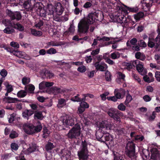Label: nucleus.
Returning <instances> with one entry per match:
<instances>
[{
  "instance_id": "obj_1",
  "label": "nucleus",
  "mask_w": 160,
  "mask_h": 160,
  "mask_svg": "<svg viewBox=\"0 0 160 160\" xmlns=\"http://www.w3.org/2000/svg\"><path fill=\"white\" fill-rule=\"evenodd\" d=\"M101 14L96 12L89 13L87 18L81 20L78 24L79 31L82 33H86L89 28V24H92L96 21H99V16Z\"/></svg>"
},
{
  "instance_id": "obj_2",
  "label": "nucleus",
  "mask_w": 160,
  "mask_h": 160,
  "mask_svg": "<svg viewBox=\"0 0 160 160\" xmlns=\"http://www.w3.org/2000/svg\"><path fill=\"white\" fill-rule=\"evenodd\" d=\"M31 0H20V5L23 6L28 10H33L36 11L38 14L41 17H45L47 14L45 9L41 6V3L37 2L35 4L34 6L32 7Z\"/></svg>"
},
{
  "instance_id": "obj_3",
  "label": "nucleus",
  "mask_w": 160,
  "mask_h": 160,
  "mask_svg": "<svg viewBox=\"0 0 160 160\" xmlns=\"http://www.w3.org/2000/svg\"><path fill=\"white\" fill-rule=\"evenodd\" d=\"M109 3L113 5H115V6L116 8L118 10V12L117 14L113 15V17L115 21L121 24L127 23L126 18L125 17L123 13L124 12L123 9L122 8L120 4L119 3V0H107Z\"/></svg>"
},
{
  "instance_id": "obj_4",
  "label": "nucleus",
  "mask_w": 160,
  "mask_h": 160,
  "mask_svg": "<svg viewBox=\"0 0 160 160\" xmlns=\"http://www.w3.org/2000/svg\"><path fill=\"white\" fill-rule=\"evenodd\" d=\"M135 145L132 142H128L127 144L126 152L128 157V160H136V156L135 153Z\"/></svg>"
},
{
  "instance_id": "obj_5",
  "label": "nucleus",
  "mask_w": 160,
  "mask_h": 160,
  "mask_svg": "<svg viewBox=\"0 0 160 160\" xmlns=\"http://www.w3.org/2000/svg\"><path fill=\"white\" fill-rule=\"evenodd\" d=\"M81 128L79 125L76 124L69 132L67 136L70 138H77L80 135Z\"/></svg>"
},
{
  "instance_id": "obj_6",
  "label": "nucleus",
  "mask_w": 160,
  "mask_h": 160,
  "mask_svg": "<svg viewBox=\"0 0 160 160\" xmlns=\"http://www.w3.org/2000/svg\"><path fill=\"white\" fill-rule=\"evenodd\" d=\"M54 8L55 15L54 16V20L60 22L61 20L59 18V16L62 13L64 10V8L59 2L57 3Z\"/></svg>"
},
{
  "instance_id": "obj_7",
  "label": "nucleus",
  "mask_w": 160,
  "mask_h": 160,
  "mask_svg": "<svg viewBox=\"0 0 160 160\" xmlns=\"http://www.w3.org/2000/svg\"><path fill=\"white\" fill-rule=\"evenodd\" d=\"M82 148L80 151L78 152V155L80 159L86 160L88 158L87 144L85 142H82Z\"/></svg>"
},
{
  "instance_id": "obj_8",
  "label": "nucleus",
  "mask_w": 160,
  "mask_h": 160,
  "mask_svg": "<svg viewBox=\"0 0 160 160\" xmlns=\"http://www.w3.org/2000/svg\"><path fill=\"white\" fill-rule=\"evenodd\" d=\"M76 121L74 117L72 115H66L63 116L62 123L63 125L72 126Z\"/></svg>"
},
{
  "instance_id": "obj_9",
  "label": "nucleus",
  "mask_w": 160,
  "mask_h": 160,
  "mask_svg": "<svg viewBox=\"0 0 160 160\" xmlns=\"http://www.w3.org/2000/svg\"><path fill=\"white\" fill-rule=\"evenodd\" d=\"M96 124L99 128H104L105 130L111 129L112 126V124L108 123L106 120L97 122Z\"/></svg>"
},
{
  "instance_id": "obj_10",
  "label": "nucleus",
  "mask_w": 160,
  "mask_h": 160,
  "mask_svg": "<svg viewBox=\"0 0 160 160\" xmlns=\"http://www.w3.org/2000/svg\"><path fill=\"white\" fill-rule=\"evenodd\" d=\"M94 65L97 70L102 72L105 71L108 68L106 64L102 62H96Z\"/></svg>"
},
{
  "instance_id": "obj_11",
  "label": "nucleus",
  "mask_w": 160,
  "mask_h": 160,
  "mask_svg": "<svg viewBox=\"0 0 160 160\" xmlns=\"http://www.w3.org/2000/svg\"><path fill=\"white\" fill-rule=\"evenodd\" d=\"M120 112L118 111H116L113 108L109 109L107 111V113L111 117L113 118L114 120L120 121V118L117 114H120Z\"/></svg>"
},
{
  "instance_id": "obj_12",
  "label": "nucleus",
  "mask_w": 160,
  "mask_h": 160,
  "mask_svg": "<svg viewBox=\"0 0 160 160\" xmlns=\"http://www.w3.org/2000/svg\"><path fill=\"white\" fill-rule=\"evenodd\" d=\"M133 66L136 67V69L138 72L141 74L142 75V72L143 70V66L142 63L138 60L133 61L132 62Z\"/></svg>"
},
{
  "instance_id": "obj_13",
  "label": "nucleus",
  "mask_w": 160,
  "mask_h": 160,
  "mask_svg": "<svg viewBox=\"0 0 160 160\" xmlns=\"http://www.w3.org/2000/svg\"><path fill=\"white\" fill-rule=\"evenodd\" d=\"M34 126L31 124H27L23 126L24 131L28 134H31L34 133Z\"/></svg>"
},
{
  "instance_id": "obj_14",
  "label": "nucleus",
  "mask_w": 160,
  "mask_h": 160,
  "mask_svg": "<svg viewBox=\"0 0 160 160\" xmlns=\"http://www.w3.org/2000/svg\"><path fill=\"white\" fill-rule=\"evenodd\" d=\"M13 55L18 58H24L26 59H30V57L26 55L25 52L16 51L14 52Z\"/></svg>"
},
{
  "instance_id": "obj_15",
  "label": "nucleus",
  "mask_w": 160,
  "mask_h": 160,
  "mask_svg": "<svg viewBox=\"0 0 160 160\" xmlns=\"http://www.w3.org/2000/svg\"><path fill=\"white\" fill-rule=\"evenodd\" d=\"M153 2L152 0H143L142 2V8L145 11H147V9L151 7Z\"/></svg>"
},
{
  "instance_id": "obj_16",
  "label": "nucleus",
  "mask_w": 160,
  "mask_h": 160,
  "mask_svg": "<svg viewBox=\"0 0 160 160\" xmlns=\"http://www.w3.org/2000/svg\"><path fill=\"white\" fill-rule=\"evenodd\" d=\"M60 154L62 156L65 157L67 160H70L71 152L70 151L64 149L61 151Z\"/></svg>"
},
{
  "instance_id": "obj_17",
  "label": "nucleus",
  "mask_w": 160,
  "mask_h": 160,
  "mask_svg": "<svg viewBox=\"0 0 160 160\" xmlns=\"http://www.w3.org/2000/svg\"><path fill=\"white\" fill-rule=\"evenodd\" d=\"M125 91L122 88L116 89L114 92V94L118 99L122 98V94L125 93Z\"/></svg>"
},
{
  "instance_id": "obj_18",
  "label": "nucleus",
  "mask_w": 160,
  "mask_h": 160,
  "mask_svg": "<svg viewBox=\"0 0 160 160\" xmlns=\"http://www.w3.org/2000/svg\"><path fill=\"white\" fill-rule=\"evenodd\" d=\"M111 40V38L106 37H103L102 38H99V37H98L97 39H94L93 41V42L92 44V46L96 45L97 44L98 40L102 41H108Z\"/></svg>"
},
{
  "instance_id": "obj_19",
  "label": "nucleus",
  "mask_w": 160,
  "mask_h": 160,
  "mask_svg": "<svg viewBox=\"0 0 160 160\" xmlns=\"http://www.w3.org/2000/svg\"><path fill=\"white\" fill-rule=\"evenodd\" d=\"M36 149V145L34 143L29 145V147L26 151L25 154H28L35 151Z\"/></svg>"
},
{
  "instance_id": "obj_20",
  "label": "nucleus",
  "mask_w": 160,
  "mask_h": 160,
  "mask_svg": "<svg viewBox=\"0 0 160 160\" xmlns=\"http://www.w3.org/2000/svg\"><path fill=\"white\" fill-rule=\"evenodd\" d=\"M46 12L48 14L52 15L54 19V16L55 15V8L52 5H48Z\"/></svg>"
},
{
  "instance_id": "obj_21",
  "label": "nucleus",
  "mask_w": 160,
  "mask_h": 160,
  "mask_svg": "<svg viewBox=\"0 0 160 160\" xmlns=\"http://www.w3.org/2000/svg\"><path fill=\"white\" fill-rule=\"evenodd\" d=\"M33 113V111L30 110H25L22 113L23 117L27 119H28L29 117Z\"/></svg>"
},
{
  "instance_id": "obj_22",
  "label": "nucleus",
  "mask_w": 160,
  "mask_h": 160,
  "mask_svg": "<svg viewBox=\"0 0 160 160\" xmlns=\"http://www.w3.org/2000/svg\"><path fill=\"white\" fill-rule=\"evenodd\" d=\"M3 100L6 102L8 103H14L18 101L17 98H11L9 97L4 98Z\"/></svg>"
},
{
  "instance_id": "obj_23",
  "label": "nucleus",
  "mask_w": 160,
  "mask_h": 160,
  "mask_svg": "<svg viewBox=\"0 0 160 160\" xmlns=\"http://www.w3.org/2000/svg\"><path fill=\"white\" fill-rule=\"evenodd\" d=\"M96 135L98 141L102 142H104V134H103L100 131H98L96 132Z\"/></svg>"
},
{
  "instance_id": "obj_24",
  "label": "nucleus",
  "mask_w": 160,
  "mask_h": 160,
  "mask_svg": "<svg viewBox=\"0 0 160 160\" xmlns=\"http://www.w3.org/2000/svg\"><path fill=\"white\" fill-rule=\"evenodd\" d=\"M10 26L15 28L17 29L20 31H22L24 29V27L20 24L17 23L15 24L14 23H10Z\"/></svg>"
},
{
  "instance_id": "obj_25",
  "label": "nucleus",
  "mask_w": 160,
  "mask_h": 160,
  "mask_svg": "<svg viewBox=\"0 0 160 160\" xmlns=\"http://www.w3.org/2000/svg\"><path fill=\"white\" fill-rule=\"evenodd\" d=\"M135 57L138 59H139L142 61H144L146 58L145 56L140 52H137L135 53Z\"/></svg>"
},
{
  "instance_id": "obj_26",
  "label": "nucleus",
  "mask_w": 160,
  "mask_h": 160,
  "mask_svg": "<svg viewBox=\"0 0 160 160\" xmlns=\"http://www.w3.org/2000/svg\"><path fill=\"white\" fill-rule=\"evenodd\" d=\"M79 95L78 94L77 95V96L74 97L73 98H72L71 100L74 102H80L82 101H85L86 100V99L85 98H79Z\"/></svg>"
},
{
  "instance_id": "obj_27",
  "label": "nucleus",
  "mask_w": 160,
  "mask_h": 160,
  "mask_svg": "<svg viewBox=\"0 0 160 160\" xmlns=\"http://www.w3.org/2000/svg\"><path fill=\"white\" fill-rule=\"evenodd\" d=\"M113 138L108 133H104V142L109 141L111 142L113 141Z\"/></svg>"
},
{
  "instance_id": "obj_28",
  "label": "nucleus",
  "mask_w": 160,
  "mask_h": 160,
  "mask_svg": "<svg viewBox=\"0 0 160 160\" xmlns=\"http://www.w3.org/2000/svg\"><path fill=\"white\" fill-rule=\"evenodd\" d=\"M55 147V146L53 145L52 143L50 142H48L46 145L45 148L47 151H49L54 148Z\"/></svg>"
},
{
  "instance_id": "obj_29",
  "label": "nucleus",
  "mask_w": 160,
  "mask_h": 160,
  "mask_svg": "<svg viewBox=\"0 0 160 160\" xmlns=\"http://www.w3.org/2000/svg\"><path fill=\"white\" fill-rule=\"evenodd\" d=\"M68 100V99L67 98L65 99L62 98H60L58 100V104L59 105H61L62 107L66 105V102Z\"/></svg>"
},
{
  "instance_id": "obj_30",
  "label": "nucleus",
  "mask_w": 160,
  "mask_h": 160,
  "mask_svg": "<svg viewBox=\"0 0 160 160\" xmlns=\"http://www.w3.org/2000/svg\"><path fill=\"white\" fill-rule=\"evenodd\" d=\"M34 118L35 119L41 120L43 118V116L41 112H36L34 114Z\"/></svg>"
},
{
  "instance_id": "obj_31",
  "label": "nucleus",
  "mask_w": 160,
  "mask_h": 160,
  "mask_svg": "<svg viewBox=\"0 0 160 160\" xmlns=\"http://www.w3.org/2000/svg\"><path fill=\"white\" fill-rule=\"evenodd\" d=\"M31 31L32 34L36 36H40L42 35V32L39 31H37L34 29H31Z\"/></svg>"
},
{
  "instance_id": "obj_32",
  "label": "nucleus",
  "mask_w": 160,
  "mask_h": 160,
  "mask_svg": "<svg viewBox=\"0 0 160 160\" xmlns=\"http://www.w3.org/2000/svg\"><path fill=\"white\" fill-rule=\"evenodd\" d=\"M111 58L113 59H117L119 58L120 55L117 52H115L111 54Z\"/></svg>"
},
{
  "instance_id": "obj_33",
  "label": "nucleus",
  "mask_w": 160,
  "mask_h": 160,
  "mask_svg": "<svg viewBox=\"0 0 160 160\" xmlns=\"http://www.w3.org/2000/svg\"><path fill=\"white\" fill-rule=\"evenodd\" d=\"M144 16V14L142 12H140L134 15V18L136 20H139Z\"/></svg>"
},
{
  "instance_id": "obj_34",
  "label": "nucleus",
  "mask_w": 160,
  "mask_h": 160,
  "mask_svg": "<svg viewBox=\"0 0 160 160\" xmlns=\"http://www.w3.org/2000/svg\"><path fill=\"white\" fill-rule=\"evenodd\" d=\"M132 100V98L131 96L128 93L127 94L126 96V99L124 103L126 105H128Z\"/></svg>"
},
{
  "instance_id": "obj_35",
  "label": "nucleus",
  "mask_w": 160,
  "mask_h": 160,
  "mask_svg": "<svg viewBox=\"0 0 160 160\" xmlns=\"http://www.w3.org/2000/svg\"><path fill=\"white\" fill-rule=\"evenodd\" d=\"M137 42V39L136 38H132L131 40H130L129 42V41H128L127 42V46H131L129 44V43H130L131 45L134 46L136 45Z\"/></svg>"
},
{
  "instance_id": "obj_36",
  "label": "nucleus",
  "mask_w": 160,
  "mask_h": 160,
  "mask_svg": "<svg viewBox=\"0 0 160 160\" xmlns=\"http://www.w3.org/2000/svg\"><path fill=\"white\" fill-rule=\"evenodd\" d=\"M43 132L42 136L44 138H46L50 133V131L48 130L46 127H44L43 128Z\"/></svg>"
},
{
  "instance_id": "obj_37",
  "label": "nucleus",
  "mask_w": 160,
  "mask_h": 160,
  "mask_svg": "<svg viewBox=\"0 0 160 160\" xmlns=\"http://www.w3.org/2000/svg\"><path fill=\"white\" fill-rule=\"evenodd\" d=\"M27 94L26 92L24 90H21L18 92L17 94V96L19 98H23Z\"/></svg>"
},
{
  "instance_id": "obj_38",
  "label": "nucleus",
  "mask_w": 160,
  "mask_h": 160,
  "mask_svg": "<svg viewBox=\"0 0 160 160\" xmlns=\"http://www.w3.org/2000/svg\"><path fill=\"white\" fill-rule=\"evenodd\" d=\"M16 116L15 113H13L10 114L8 117V121L9 123H12L14 120Z\"/></svg>"
},
{
  "instance_id": "obj_39",
  "label": "nucleus",
  "mask_w": 160,
  "mask_h": 160,
  "mask_svg": "<svg viewBox=\"0 0 160 160\" xmlns=\"http://www.w3.org/2000/svg\"><path fill=\"white\" fill-rule=\"evenodd\" d=\"M21 18V16L20 13L18 12H14L13 19H16L17 20H19Z\"/></svg>"
},
{
  "instance_id": "obj_40",
  "label": "nucleus",
  "mask_w": 160,
  "mask_h": 160,
  "mask_svg": "<svg viewBox=\"0 0 160 160\" xmlns=\"http://www.w3.org/2000/svg\"><path fill=\"white\" fill-rule=\"evenodd\" d=\"M3 32L6 33L10 34L14 32V30L13 29H10L9 28L7 27L3 30Z\"/></svg>"
},
{
  "instance_id": "obj_41",
  "label": "nucleus",
  "mask_w": 160,
  "mask_h": 160,
  "mask_svg": "<svg viewBox=\"0 0 160 160\" xmlns=\"http://www.w3.org/2000/svg\"><path fill=\"white\" fill-rule=\"evenodd\" d=\"M42 128V127L41 124H39L36 127L34 126L33 130L34 131V133L40 131Z\"/></svg>"
},
{
  "instance_id": "obj_42",
  "label": "nucleus",
  "mask_w": 160,
  "mask_h": 160,
  "mask_svg": "<svg viewBox=\"0 0 160 160\" xmlns=\"http://www.w3.org/2000/svg\"><path fill=\"white\" fill-rule=\"evenodd\" d=\"M30 81V78H29L24 77L22 79V82L24 85H26Z\"/></svg>"
},
{
  "instance_id": "obj_43",
  "label": "nucleus",
  "mask_w": 160,
  "mask_h": 160,
  "mask_svg": "<svg viewBox=\"0 0 160 160\" xmlns=\"http://www.w3.org/2000/svg\"><path fill=\"white\" fill-rule=\"evenodd\" d=\"M105 79L107 81H110L111 79V75L110 72L107 71L105 73Z\"/></svg>"
},
{
  "instance_id": "obj_44",
  "label": "nucleus",
  "mask_w": 160,
  "mask_h": 160,
  "mask_svg": "<svg viewBox=\"0 0 160 160\" xmlns=\"http://www.w3.org/2000/svg\"><path fill=\"white\" fill-rule=\"evenodd\" d=\"M18 136V133L15 131H12L9 135V137L11 138H14L17 137Z\"/></svg>"
},
{
  "instance_id": "obj_45",
  "label": "nucleus",
  "mask_w": 160,
  "mask_h": 160,
  "mask_svg": "<svg viewBox=\"0 0 160 160\" xmlns=\"http://www.w3.org/2000/svg\"><path fill=\"white\" fill-rule=\"evenodd\" d=\"M47 53L50 54H52L56 53L57 52L56 50L53 48H51L47 51Z\"/></svg>"
},
{
  "instance_id": "obj_46",
  "label": "nucleus",
  "mask_w": 160,
  "mask_h": 160,
  "mask_svg": "<svg viewBox=\"0 0 160 160\" xmlns=\"http://www.w3.org/2000/svg\"><path fill=\"white\" fill-rule=\"evenodd\" d=\"M132 76L135 80L137 81L139 83H140L141 82V79L137 75L134 73H133L132 75Z\"/></svg>"
},
{
  "instance_id": "obj_47",
  "label": "nucleus",
  "mask_w": 160,
  "mask_h": 160,
  "mask_svg": "<svg viewBox=\"0 0 160 160\" xmlns=\"http://www.w3.org/2000/svg\"><path fill=\"white\" fill-rule=\"evenodd\" d=\"M118 108L122 111H124L126 109V106L122 103H121L118 106Z\"/></svg>"
},
{
  "instance_id": "obj_48",
  "label": "nucleus",
  "mask_w": 160,
  "mask_h": 160,
  "mask_svg": "<svg viewBox=\"0 0 160 160\" xmlns=\"http://www.w3.org/2000/svg\"><path fill=\"white\" fill-rule=\"evenodd\" d=\"M80 105L83 108L85 109V108H88L89 107L88 104L85 102H81L80 103Z\"/></svg>"
},
{
  "instance_id": "obj_49",
  "label": "nucleus",
  "mask_w": 160,
  "mask_h": 160,
  "mask_svg": "<svg viewBox=\"0 0 160 160\" xmlns=\"http://www.w3.org/2000/svg\"><path fill=\"white\" fill-rule=\"evenodd\" d=\"M39 88L40 89H43L45 88H46L45 82L43 81L41 82L39 84Z\"/></svg>"
},
{
  "instance_id": "obj_50",
  "label": "nucleus",
  "mask_w": 160,
  "mask_h": 160,
  "mask_svg": "<svg viewBox=\"0 0 160 160\" xmlns=\"http://www.w3.org/2000/svg\"><path fill=\"white\" fill-rule=\"evenodd\" d=\"M78 70L81 72H85L86 68L85 66L83 65L81 66L78 68Z\"/></svg>"
},
{
  "instance_id": "obj_51",
  "label": "nucleus",
  "mask_w": 160,
  "mask_h": 160,
  "mask_svg": "<svg viewBox=\"0 0 160 160\" xmlns=\"http://www.w3.org/2000/svg\"><path fill=\"white\" fill-rule=\"evenodd\" d=\"M10 45L11 46L16 48H19V44L17 42H12L10 43Z\"/></svg>"
},
{
  "instance_id": "obj_52",
  "label": "nucleus",
  "mask_w": 160,
  "mask_h": 160,
  "mask_svg": "<svg viewBox=\"0 0 160 160\" xmlns=\"http://www.w3.org/2000/svg\"><path fill=\"white\" fill-rule=\"evenodd\" d=\"M28 88L29 92L31 93L33 92L35 89V87L32 84H30L28 86Z\"/></svg>"
},
{
  "instance_id": "obj_53",
  "label": "nucleus",
  "mask_w": 160,
  "mask_h": 160,
  "mask_svg": "<svg viewBox=\"0 0 160 160\" xmlns=\"http://www.w3.org/2000/svg\"><path fill=\"white\" fill-rule=\"evenodd\" d=\"M11 148L14 150H17L18 148V144L13 143L11 144Z\"/></svg>"
},
{
  "instance_id": "obj_54",
  "label": "nucleus",
  "mask_w": 160,
  "mask_h": 160,
  "mask_svg": "<svg viewBox=\"0 0 160 160\" xmlns=\"http://www.w3.org/2000/svg\"><path fill=\"white\" fill-rule=\"evenodd\" d=\"M47 45L48 46H58L60 45V44L56 43L53 41H51L48 43Z\"/></svg>"
},
{
  "instance_id": "obj_55",
  "label": "nucleus",
  "mask_w": 160,
  "mask_h": 160,
  "mask_svg": "<svg viewBox=\"0 0 160 160\" xmlns=\"http://www.w3.org/2000/svg\"><path fill=\"white\" fill-rule=\"evenodd\" d=\"M114 160H126L124 155L117 156L115 157Z\"/></svg>"
},
{
  "instance_id": "obj_56",
  "label": "nucleus",
  "mask_w": 160,
  "mask_h": 160,
  "mask_svg": "<svg viewBox=\"0 0 160 160\" xmlns=\"http://www.w3.org/2000/svg\"><path fill=\"white\" fill-rule=\"evenodd\" d=\"M0 74L2 77L4 78L7 76V72L6 70L3 69L0 72Z\"/></svg>"
},
{
  "instance_id": "obj_57",
  "label": "nucleus",
  "mask_w": 160,
  "mask_h": 160,
  "mask_svg": "<svg viewBox=\"0 0 160 160\" xmlns=\"http://www.w3.org/2000/svg\"><path fill=\"white\" fill-rule=\"evenodd\" d=\"M139 45L140 47L145 48L147 46L146 43L142 40H141L138 41Z\"/></svg>"
},
{
  "instance_id": "obj_58",
  "label": "nucleus",
  "mask_w": 160,
  "mask_h": 160,
  "mask_svg": "<svg viewBox=\"0 0 160 160\" xmlns=\"http://www.w3.org/2000/svg\"><path fill=\"white\" fill-rule=\"evenodd\" d=\"M118 78L120 79H122L123 81L125 80V75L124 74L122 73L121 72H118Z\"/></svg>"
},
{
  "instance_id": "obj_59",
  "label": "nucleus",
  "mask_w": 160,
  "mask_h": 160,
  "mask_svg": "<svg viewBox=\"0 0 160 160\" xmlns=\"http://www.w3.org/2000/svg\"><path fill=\"white\" fill-rule=\"evenodd\" d=\"M155 76L156 80L160 82V72L157 71L155 72Z\"/></svg>"
},
{
  "instance_id": "obj_60",
  "label": "nucleus",
  "mask_w": 160,
  "mask_h": 160,
  "mask_svg": "<svg viewBox=\"0 0 160 160\" xmlns=\"http://www.w3.org/2000/svg\"><path fill=\"white\" fill-rule=\"evenodd\" d=\"M107 98L109 100L112 101L114 102H116L117 101V99H118L116 97L115 95L112 97H107Z\"/></svg>"
},
{
  "instance_id": "obj_61",
  "label": "nucleus",
  "mask_w": 160,
  "mask_h": 160,
  "mask_svg": "<svg viewBox=\"0 0 160 160\" xmlns=\"http://www.w3.org/2000/svg\"><path fill=\"white\" fill-rule=\"evenodd\" d=\"M6 89L7 92H10L13 90L12 86L9 84H8L6 86Z\"/></svg>"
},
{
  "instance_id": "obj_62",
  "label": "nucleus",
  "mask_w": 160,
  "mask_h": 160,
  "mask_svg": "<svg viewBox=\"0 0 160 160\" xmlns=\"http://www.w3.org/2000/svg\"><path fill=\"white\" fill-rule=\"evenodd\" d=\"M45 76L48 78H52L54 76L53 73L51 72H47L45 73Z\"/></svg>"
},
{
  "instance_id": "obj_63",
  "label": "nucleus",
  "mask_w": 160,
  "mask_h": 160,
  "mask_svg": "<svg viewBox=\"0 0 160 160\" xmlns=\"http://www.w3.org/2000/svg\"><path fill=\"white\" fill-rule=\"evenodd\" d=\"M100 49L97 48L95 50H93L91 53V55L95 56L98 54L99 52Z\"/></svg>"
},
{
  "instance_id": "obj_64",
  "label": "nucleus",
  "mask_w": 160,
  "mask_h": 160,
  "mask_svg": "<svg viewBox=\"0 0 160 160\" xmlns=\"http://www.w3.org/2000/svg\"><path fill=\"white\" fill-rule=\"evenodd\" d=\"M144 139V137L142 136L136 135L135 138L136 140H138L139 141H142Z\"/></svg>"
}]
</instances>
